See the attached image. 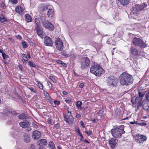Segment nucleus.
<instances>
[{"label": "nucleus", "mask_w": 149, "mask_h": 149, "mask_svg": "<svg viewBox=\"0 0 149 149\" xmlns=\"http://www.w3.org/2000/svg\"><path fill=\"white\" fill-rule=\"evenodd\" d=\"M132 76L125 72H123L119 77L120 84L122 85L127 86L132 82Z\"/></svg>", "instance_id": "nucleus-1"}, {"label": "nucleus", "mask_w": 149, "mask_h": 149, "mask_svg": "<svg viewBox=\"0 0 149 149\" xmlns=\"http://www.w3.org/2000/svg\"><path fill=\"white\" fill-rule=\"evenodd\" d=\"M90 72L96 76L99 77L104 72V70L100 65L95 63L91 67Z\"/></svg>", "instance_id": "nucleus-2"}, {"label": "nucleus", "mask_w": 149, "mask_h": 149, "mask_svg": "<svg viewBox=\"0 0 149 149\" xmlns=\"http://www.w3.org/2000/svg\"><path fill=\"white\" fill-rule=\"evenodd\" d=\"M124 126L121 125L118 127H116L112 129L111 132L112 136L115 138H120L122 134H124L125 132L124 130Z\"/></svg>", "instance_id": "nucleus-3"}, {"label": "nucleus", "mask_w": 149, "mask_h": 149, "mask_svg": "<svg viewBox=\"0 0 149 149\" xmlns=\"http://www.w3.org/2000/svg\"><path fill=\"white\" fill-rule=\"evenodd\" d=\"M132 42L135 46L139 47L141 48H144L147 46L146 42L140 38L136 37L134 38L132 40Z\"/></svg>", "instance_id": "nucleus-4"}, {"label": "nucleus", "mask_w": 149, "mask_h": 149, "mask_svg": "<svg viewBox=\"0 0 149 149\" xmlns=\"http://www.w3.org/2000/svg\"><path fill=\"white\" fill-rule=\"evenodd\" d=\"M90 63V61L87 57H83L81 59V68L82 69L87 68Z\"/></svg>", "instance_id": "nucleus-5"}, {"label": "nucleus", "mask_w": 149, "mask_h": 149, "mask_svg": "<svg viewBox=\"0 0 149 149\" xmlns=\"http://www.w3.org/2000/svg\"><path fill=\"white\" fill-rule=\"evenodd\" d=\"M147 137L146 136L143 135L137 134L135 136V139L136 142L138 143H142L146 140Z\"/></svg>", "instance_id": "nucleus-6"}, {"label": "nucleus", "mask_w": 149, "mask_h": 149, "mask_svg": "<svg viewBox=\"0 0 149 149\" xmlns=\"http://www.w3.org/2000/svg\"><path fill=\"white\" fill-rule=\"evenodd\" d=\"M55 43L56 48L58 50L62 51L63 47V42L62 40L59 38L56 39Z\"/></svg>", "instance_id": "nucleus-7"}, {"label": "nucleus", "mask_w": 149, "mask_h": 149, "mask_svg": "<svg viewBox=\"0 0 149 149\" xmlns=\"http://www.w3.org/2000/svg\"><path fill=\"white\" fill-rule=\"evenodd\" d=\"M108 84L110 86H115L117 83L116 78L114 77H109L107 80Z\"/></svg>", "instance_id": "nucleus-8"}, {"label": "nucleus", "mask_w": 149, "mask_h": 149, "mask_svg": "<svg viewBox=\"0 0 149 149\" xmlns=\"http://www.w3.org/2000/svg\"><path fill=\"white\" fill-rule=\"evenodd\" d=\"M42 23L44 27L51 31H52L54 29V25L51 22L42 21Z\"/></svg>", "instance_id": "nucleus-9"}, {"label": "nucleus", "mask_w": 149, "mask_h": 149, "mask_svg": "<svg viewBox=\"0 0 149 149\" xmlns=\"http://www.w3.org/2000/svg\"><path fill=\"white\" fill-rule=\"evenodd\" d=\"M118 142V140L116 139L111 138L109 141V145L111 148H113L116 146Z\"/></svg>", "instance_id": "nucleus-10"}, {"label": "nucleus", "mask_w": 149, "mask_h": 149, "mask_svg": "<svg viewBox=\"0 0 149 149\" xmlns=\"http://www.w3.org/2000/svg\"><path fill=\"white\" fill-rule=\"evenodd\" d=\"M41 133L38 131L35 130L32 134V138L35 140H38L40 137Z\"/></svg>", "instance_id": "nucleus-11"}, {"label": "nucleus", "mask_w": 149, "mask_h": 149, "mask_svg": "<svg viewBox=\"0 0 149 149\" xmlns=\"http://www.w3.org/2000/svg\"><path fill=\"white\" fill-rule=\"evenodd\" d=\"M44 42L46 45L49 46H52L53 44L52 38L47 36L44 38Z\"/></svg>", "instance_id": "nucleus-12"}, {"label": "nucleus", "mask_w": 149, "mask_h": 149, "mask_svg": "<svg viewBox=\"0 0 149 149\" xmlns=\"http://www.w3.org/2000/svg\"><path fill=\"white\" fill-rule=\"evenodd\" d=\"M147 5L145 3L141 5L137 4L136 5L135 10L138 12L142 10L144 8L147 6Z\"/></svg>", "instance_id": "nucleus-13"}, {"label": "nucleus", "mask_w": 149, "mask_h": 149, "mask_svg": "<svg viewBox=\"0 0 149 149\" xmlns=\"http://www.w3.org/2000/svg\"><path fill=\"white\" fill-rule=\"evenodd\" d=\"M35 30L36 31L38 35L40 38H43V31L42 28L40 26L35 28Z\"/></svg>", "instance_id": "nucleus-14"}, {"label": "nucleus", "mask_w": 149, "mask_h": 149, "mask_svg": "<svg viewBox=\"0 0 149 149\" xmlns=\"http://www.w3.org/2000/svg\"><path fill=\"white\" fill-rule=\"evenodd\" d=\"M37 144L39 146L45 147L47 145V143L46 139H42L38 141Z\"/></svg>", "instance_id": "nucleus-15"}, {"label": "nucleus", "mask_w": 149, "mask_h": 149, "mask_svg": "<svg viewBox=\"0 0 149 149\" xmlns=\"http://www.w3.org/2000/svg\"><path fill=\"white\" fill-rule=\"evenodd\" d=\"M20 126L22 127H27L30 125V123L26 120H23L19 123Z\"/></svg>", "instance_id": "nucleus-16"}, {"label": "nucleus", "mask_w": 149, "mask_h": 149, "mask_svg": "<svg viewBox=\"0 0 149 149\" xmlns=\"http://www.w3.org/2000/svg\"><path fill=\"white\" fill-rule=\"evenodd\" d=\"M139 100L137 103V108L138 110L143 106L144 104L145 103V101L143 99H139Z\"/></svg>", "instance_id": "nucleus-17"}, {"label": "nucleus", "mask_w": 149, "mask_h": 149, "mask_svg": "<svg viewBox=\"0 0 149 149\" xmlns=\"http://www.w3.org/2000/svg\"><path fill=\"white\" fill-rule=\"evenodd\" d=\"M47 15L48 17H52L54 15V10L53 8H49V10L47 13Z\"/></svg>", "instance_id": "nucleus-18"}, {"label": "nucleus", "mask_w": 149, "mask_h": 149, "mask_svg": "<svg viewBox=\"0 0 149 149\" xmlns=\"http://www.w3.org/2000/svg\"><path fill=\"white\" fill-rule=\"evenodd\" d=\"M130 50L132 54L136 56L138 54L139 50L136 48L132 47H131Z\"/></svg>", "instance_id": "nucleus-19"}, {"label": "nucleus", "mask_w": 149, "mask_h": 149, "mask_svg": "<svg viewBox=\"0 0 149 149\" xmlns=\"http://www.w3.org/2000/svg\"><path fill=\"white\" fill-rule=\"evenodd\" d=\"M138 14L139 12L137 11H135L134 10L132 11L131 13L132 17L134 19H136L138 17Z\"/></svg>", "instance_id": "nucleus-20"}, {"label": "nucleus", "mask_w": 149, "mask_h": 149, "mask_svg": "<svg viewBox=\"0 0 149 149\" xmlns=\"http://www.w3.org/2000/svg\"><path fill=\"white\" fill-rule=\"evenodd\" d=\"M18 118L19 119L23 120L28 119V117L25 113H22L18 116Z\"/></svg>", "instance_id": "nucleus-21"}, {"label": "nucleus", "mask_w": 149, "mask_h": 149, "mask_svg": "<svg viewBox=\"0 0 149 149\" xmlns=\"http://www.w3.org/2000/svg\"><path fill=\"white\" fill-rule=\"evenodd\" d=\"M22 61L24 64H26L28 61V58L26 55L24 54H22Z\"/></svg>", "instance_id": "nucleus-22"}, {"label": "nucleus", "mask_w": 149, "mask_h": 149, "mask_svg": "<svg viewBox=\"0 0 149 149\" xmlns=\"http://www.w3.org/2000/svg\"><path fill=\"white\" fill-rule=\"evenodd\" d=\"M16 12L19 14H22L24 12V10L20 6H17L15 8Z\"/></svg>", "instance_id": "nucleus-23"}, {"label": "nucleus", "mask_w": 149, "mask_h": 149, "mask_svg": "<svg viewBox=\"0 0 149 149\" xmlns=\"http://www.w3.org/2000/svg\"><path fill=\"white\" fill-rule=\"evenodd\" d=\"M25 20L28 22L31 21L32 18L30 15L29 14H27L25 15Z\"/></svg>", "instance_id": "nucleus-24"}, {"label": "nucleus", "mask_w": 149, "mask_h": 149, "mask_svg": "<svg viewBox=\"0 0 149 149\" xmlns=\"http://www.w3.org/2000/svg\"><path fill=\"white\" fill-rule=\"evenodd\" d=\"M138 94L139 97H136V100H139V99H143V97L144 95L145 94L141 92H139Z\"/></svg>", "instance_id": "nucleus-25"}, {"label": "nucleus", "mask_w": 149, "mask_h": 149, "mask_svg": "<svg viewBox=\"0 0 149 149\" xmlns=\"http://www.w3.org/2000/svg\"><path fill=\"white\" fill-rule=\"evenodd\" d=\"M24 140L26 143H29L30 140V137L27 134H24Z\"/></svg>", "instance_id": "nucleus-26"}, {"label": "nucleus", "mask_w": 149, "mask_h": 149, "mask_svg": "<svg viewBox=\"0 0 149 149\" xmlns=\"http://www.w3.org/2000/svg\"><path fill=\"white\" fill-rule=\"evenodd\" d=\"M68 55L72 59H74L77 56L72 51H71L69 54Z\"/></svg>", "instance_id": "nucleus-27"}, {"label": "nucleus", "mask_w": 149, "mask_h": 149, "mask_svg": "<svg viewBox=\"0 0 149 149\" xmlns=\"http://www.w3.org/2000/svg\"><path fill=\"white\" fill-rule=\"evenodd\" d=\"M121 4L123 6L127 5L129 3V0H118Z\"/></svg>", "instance_id": "nucleus-28"}, {"label": "nucleus", "mask_w": 149, "mask_h": 149, "mask_svg": "<svg viewBox=\"0 0 149 149\" xmlns=\"http://www.w3.org/2000/svg\"><path fill=\"white\" fill-rule=\"evenodd\" d=\"M51 104L53 107H56V105H58L60 104V102L57 100H54L53 102H51Z\"/></svg>", "instance_id": "nucleus-29"}, {"label": "nucleus", "mask_w": 149, "mask_h": 149, "mask_svg": "<svg viewBox=\"0 0 149 149\" xmlns=\"http://www.w3.org/2000/svg\"><path fill=\"white\" fill-rule=\"evenodd\" d=\"M35 23L36 24L35 28L40 27V22L38 19L36 18L35 19Z\"/></svg>", "instance_id": "nucleus-30"}, {"label": "nucleus", "mask_w": 149, "mask_h": 149, "mask_svg": "<svg viewBox=\"0 0 149 149\" xmlns=\"http://www.w3.org/2000/svg\"><path fill=\"white\" fill-rule=\"evenodd\" d=\"M43 94L45 98L48 100H50V97L47 91H44Z\"/></svg>", "instance_id": "nucleus-31"}, {"label": "nucleus", "mask_w": 149, "mask_h": 149, "mask_svg": "<svg viewBox=\"0 0 149 149\" xmlns=\"http://www.w3.org/2000/svg\"><path fill=\"white\" fill-rule=\"evenodd\" d=\"M143 109L146 111H148L149 110V106L145 103L142 106Z\"/></svg>", "instance_id": "nucleus-32"}, {"label": "nucleus", "mask_w": 149, "mask_h": 149, "mask_svg": "<svg viewBox=\"0 0 149 149\" xmlns=\"http://www.w3.org/2000/svg\"><path fill=\"white\" fill-rule=\"evenodd\" d=\"M27 88L30 90L31 92H32L34 93H36L37 92V91L36 89L30 86L27 87Z\"/></svg>", "instance_id": "nucleus-33"}, {"label": "nucleus", "mask_w": 149, "mask_h": 149, "mask_svg": "<svg viewBox=\"0 0 149 149\" xmlns=\"http://www.w3.org/2000/svg\"><path fill=\"white\" fill-rule=\"evenodd\" d=\"M49 146L51 149H56L55 147V145L54 143L52 141L50 142L49 144Z\"/></svg>", "instance_id": "nucleus-34"}, {"label": "nucleus", "mask_w": 149, "mask_h": 149, "mask_svg": "<svg viewBox=\"0 0 149 149\" xmlns=\"http://www.w3.org/2000/svg\"><path fill=\"white\" fill-rule=\"evenodd\" d=\"M36 82L38 84V86L39 88L40 89H42L43 88V86L42 83L38 80L36 81Z\"/></svg>", "instance_id": "nucleus-35"}, {"label": "nucleus", "mask_w": 149, "mask_h": 149, "mask_svg": "<svg viewBox=\"0 0 149 149\" xmlns=\"http://www.w3.org/2000/svg\"><path fill=\"white\" fill-rule=\"evenodd\" d=\"M107 43L108 44H110V45H113L114 44L115 42L113 41L111 38H109L107 42Z\"/></svg>", "instance_id": "nucleus-36"}, {"label": "nucleus", "mask_w": 149, "mask_h": 149, "mask_svg": "<svg viewBox=\"0 0 149 149\" xmlns=\"http://www.w3.org/2000/svg\"><path fill=\"white\" fill-rule=\"evenodd\" d=\"M7 21V19L5 18V16L2 15L1 16L0 21L1 23Z\"/></svg>", "instance_id": "nucleus-37"}, {"label": "nucleus", "mask_w": 149, "mask_h": 149, "mask_svg": "<svg viewBox=\"0 0 149 149\" xmlns=\"http://www.w3.org/2000/svg\"><path fill=\"white\" fill-rule=\"evenodd\" d=\"M61 53L62 55L66 58L69 57L68 54L66 53L65 51H63L61 52Z\"/></svg>", "instance_id": "nucleus-38"}, {"label": "nucleus", "mask_w": 149, "mask_h": 149, "mask_svg": "<svg viewBox=\"0 0 149 149\" xmlns=\"http://www.w3.org/2000/svg\"><path fill=\"white\" fill-rule=\"evenodd\" d=\"M58 63L61 64L63 66L66 67L67 66V65L66 63H64L63 61H58L57 62Z\"/></svg>", "instance_id": "nucleus-39"}, {"label": "nucleus", "mask_w": 149, "mask_h": 149, "mask_svg": "<svg viewBox=\"0 0 149 149\" xmlns=\"http://www.w3.org/2000/svg\"><path fill=\"white\" fill-rule=\"evenodd\" d=\"M9 2L11 3L12 4H16L17 2V0H9Z\"/></svg>", "instance_id": "nucleus-40"}, {"label": "nucleus", "mask_w": 149, "mask_h": 149, "mask_svg": "<svg viewBox=\"0 0 149 149\" xmlns=\"http://www.w3.org/2000/svg\"><path fill=\"white\" fill-rule=\"evenodd\" d=\"M18 134V132L17 131H15L12 132V136L14 138H15L16 136Z\"/></svg>", "instance_id": "nucleus-41"}, {"label": "nucleus", "mask_w": 149, "mask_h": 149, "mask_svg": "<svg viewBox=\"0 0 149 149\" xmlns=\"http://www.w3.org/2000/svg\"><path fill=\"white\" fill-rule=\"evenodd\" d=\"M68 120L69 121V123H72L73 122V118L72 116H70L68 117Z\"/></svg>", "instance_id": "nucleus-42"}, {"label": "nucleus", "mask_w": 149, "mask_h": 149, "mask_svg": "<svg viewBox=\"0 0 149 149\" xmlns=\"http://www.w3.org/2000/svg\"><path fill=\"white\" fill-rule=\"evenodd\" d=\"M22 44L23 47L24 48H26L28 47V45L24 41H22Z\"/></svg>", "instance_id": "nucleus-43"}, {"label": "nucleus", "mask_w": 149, "mask_h": 149, "mask_svg": "<svg viewBox=\"0 0 149 149\" xmlns=\"http://www.w3.org/2000/svg\"><path fill=\"white\" fill-rule=\"evenodd\" d=\"M30 65L33 67H35L36 66L35 64L33 62L29 61L28 62Z\"/></svg>", "instance_id": "nucleus-44"}, {"label": "nucleus", "mask_w": 149, "mask_h": 149, "mask_svg": "<svg viewBox=\"0 0 149 149\" xmlns=\"http://www.w3.org/2000/svg\"><path fill=\"white\" fill-rule=\"evenodd\" d=\"M82 102L80 101H78L76 102V105L77 107H79L82 104Z\"/></svg>", "instance_id": "nucleus-45"}, {"label": "nucleus", "mask_w": 149, "mask_h": 149, "mask_svg": "<svg viewBox=\"0 0 149 149\" xmlns=\"http://www.w3.org/2000/svg\"><path fill=\"white\" fill-rule=\"evenodd\" d=\"M138 100H136V98L135 99V100H134V98H133L131 100V102L133 104H136V103L137 102V101Z\"/></svg>", "instance_id": "nucleus-46"}, {"label": "nucleus", "mask_w": 149, "mask_h": 149, "mask_svg": "<svg viewBox=\"0 0 149 149\" xmlns=\"http://www.w3.org/2000/svg\"><path fill=\"white\" fill-rule=\"evenodd\" d=\"M92 132L91 130H89L88 132L87 131H85V133L88 136H90L92 134Z\"/></svg>", "instance_id": "nucleus-47"}, {"label": "nucleus", "mask_w": 149, "mask_h": 149, "mask_svg": "<svg viewBox=\"0 0 149 149\" xmlns=\"http://www.w3.org/2000/svg\"><path fill=\"white\" fill-rule=\"evenodd\" d=\"M64 117V120L68 123H69V121L68 120V118L67 116L65 115H63Z\"/></svg>", "instance_id": "nucleus-48"}, {"label": "nucleus", "mask_w": 149, "mask_h": 149, "mask_svg": "<svg viewBox=\"0 0 149 149\" xmlns=\"http://www.w3.org/2000/svg\"><path fill=\"white\" fill-rule=\"evenodd\" d=\"M145 97L146 100L148 101L149 100V92L146 94Z\"/></svg>", "instance_id": "nucleus-49"}, {"label": "nucleus", "mask_w": 149, "mask_h": 149, "mask_svg": "<svg viewBox=\"0 0 149 149\" xmlns=\"http://www.w3.org/2000/svg\"><path fill=\"white\" fill-rule=\"evenodd\" d=\"M67 116H68V117L72 116L71 112L69 111L68 110L67 112Z\"/></svg>", "instance_id": "nucleus-50"}, {"label": "nucleus", "mask_w": 149, "mask_h": 149, "mask_svg": "<svg viewBox=\"0 0 149 149\" xmlns=\"http://www.w3.org/2000/svg\"><path fill=\"white\" fill-rule=\"evenodd\" d=\"M49 79H50L54 83L56 82V81L53 76H50Z\"/></svg>", "instance_id": "nucleus-51"}, {"label": "nucleus", "mask_w": 149, "mask_h": 149, "mask_svg": "<svg viewBox=\"0 0 149 149\" xmlns=\"http://www.w3.org/2000/svg\"><path fill=\"white\" fill-rule=\"evenodd\" d=\"M71 100L69 98H66L65 100V101L67 103H69L71 102Z\"/></svg>", "instance_id": "nucleus-52"}, {"label": "nucleus", "mask_w": 149, "mask_h": 149, "mask_svg": "<svg viewBox=\"0 0 149 149\" xmlns=\"http://www.w3.org/2000/svg\"><path fill=\"white\" fill-rule=\"evenodd\" d=\"M103 109H102L100 110L98 112V114L100 115H101L103 113Z\"/></svg>", "instance_id": "nucleus-53"}, {"label": "nucleus", "mask_w": 149, "mask_h": 149, "mask_svg": "<svg viewBox=\"0 0 149 149\" xmlns=\"http://www.w3.org/2000/svg\"><path fill=\"white\" fill-rule=\"evenodd\" d=\"M2 55L3 56V58L4 59H6L8 57V56L7 55H6L3 52L2 53Z\"/></svg>", "instance_id": "nucleus-54"}, {"label": "nucleus", "mask_w": 149, "mask_h": 149, "mask_svg": "<svg viewBox=\"0 0 149 149\" xmlns=\"http://www.w3.org/2000/svg\"><path fill=\"white\" fill-rule=\"evenodd\" d=\"M47 84L49 88H52V84L49 81H47Z\"/></svg>", "instance_id": "nucleus-55"}, {"label": "nucleus", "mask_w": 149, "mask_h": 149, "mask_svg": "<svg viewBox=\"0 0 149 149\" xmlns=\"http://www.w3.org/2000/svg\"><path fill=\"white\" fill-rule=\"evenodd\" d=\"M76 117L77 118L79 119L81 117V115L78 113H76Z\"/></svg>", "instance_id": "nucleus-56"}, {"label": "nucleus", "mask_w": 149, "mask_h": 149, "mask_svg": "<svg viewBox=\"0 0 149 149\" xmlns=\"http://www.w3.org/2000/svg\"><path fill=\"white\" fill-rule=\"evenodd\" d=\"M10 113L12 115H15L17 114L16 111H11Z\"/></svg>", "instance_id": "nucleus-57"}, {"label": "nucleus", "mask_w": 149, "mask_h": 149, "mask_svg": "<svg viewBox=\"0 0 149 149\" xmlns=\"http://www.w3.org/2000/svg\"><path fill=\"white\" fill-rule=\"evenodd\" d=\"M84 84L83 83H81L80 85L79 86V87L81 88H83L84 86Z\"/></svg>", "instance_id": "nucleus-58"}, {"label": "nucleus", "mask_w": 149, "mask_h": 149, "mask_svg": "<svg viewBox=\"0 0 149 149\" xmlns=\"http://www.w3.org/2000/svg\"><path fill=\"white\" fill-rule=\"evenodd\" d=\"M30 149H35V145L33 144H32L30 148Z\"/></svg>", "instance_id": "nucleus-59"}, {"label": "nucleus", "mask_w": 149, "mask_h": 149, "mask_svg": "<svg viewBox=\"0 0 149 149\" xmlns=\"http://www.w3.org/2000/svg\"><path fill=\"white\" fill-rule=\"evenodd\" d=\"M31 130V128L30 127H28L26 130V132H28L30 131Z\"/></svg>", "instance_id": "nucleus-60"}, {"label": "nucleus", "mask_w": 149, "mask_h": 149, "mask_svg": "<svg viewBox=\"0 0 149 149\" xmlns=\"http://www.w3.org/2000/svg\"><path fill=\"white\" fill-rule=\"evenodd\" d=\"M81 125L82 127L83 128H84L85 127V125H84V123L82 121H81L80 122Z\"/></svg>", "instance_id": "nucleus-61"}, {"label": "nucleus", "mask_w": 149, "mask_h": 149, "mask_svg": "<svg viewBox=\"0 0 149 149\" xmlns=\"http://www.w3.org/2000/svg\"><path fill=\"white\" fill-rule=\"evenodd\" d=\"M140 125L141 126H146V124L145 123H140Z\"/></svg>", "instance_id": "nucleus-62"}, {"label": "nucleus", "mask_w": 149, "mask_h": 149, "mask_svg": "<svg viewBox=\"0 0 149 149\" xmlns=\"http://www.w3.org/2000/svg\"><path fill=\"white\" fill-rule=\"evenodd\" d=\"M130 123L132 124H137V121H134V122H130Z\"/></svg>", "instance_id": "nucleus-63"}, {"label": "nucleus", "mask_w": 149, "mask_h": 149, "mask_svg": "<svg viewBox=\"0 0 149 149\" xmlns=\"http://www.w3.org/2000/svg\"><path fill=\"white\" fill-rule=\"evenodd\" d=\"M16 37L19 39H21L22 38L21 36L19 35L16 36Z\"/></svg>", "instance_id": "nucleus-64"}]
</instances>
